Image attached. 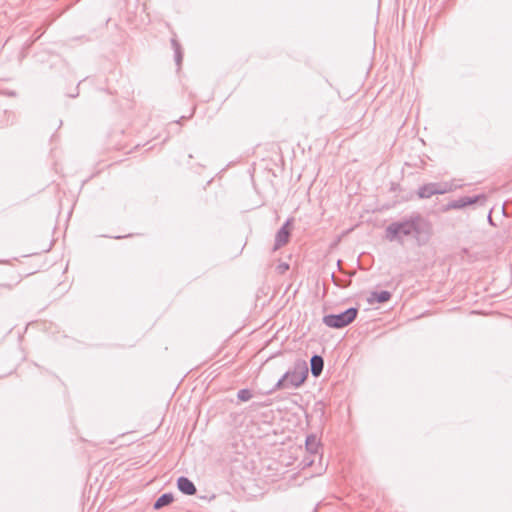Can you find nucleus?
I'll use <instances>...</instances> for the list:
<instances>
[{
  "instance_id": "4",
  "label": "nucleus",
  "mask_w": 512,
  "mask_h": 512,
  "mask_svg": "<svg viewBox=\"0 0 512 512\" xmlns=\"http://www.w3.org/2000/svg\"><path fill=\"white\" fill-rule=\"evenodd\" d=\"M486 200V196L484 194L475 195V196H464L456 200H452L448 202L445 206H443L442 211L447 212L450 210H459L464 209L467 206L484 202Z\"/></svg>"
},
{
  "instance_id": "9",
  "label": "nucleus",
  "mask_w": 512,
  "mask_h": 512,
  "mask_svg": "<svg viewBox=\"0 0 512 512\" xmlns=\"http://www.w3.org/2000/svg\"><path fill=\"white\" fill-rule=\"evenodd\" d=\"M434 184L437 186V193L438 195H442L445 193L452 192L460 187H462V184H457L455 180L448 181V182H434Z\"/></svg>"
},
{
  "instance_id": "5",
  "label": "nucleus",
  "mask_w": 512,
  "mask_h": 512,
  "mask_svg": "<svg viewBox=\"0 0 512 512\" xmlns=\"http://www.w3.org/2000/svg\"><path fill=\"white\" fill-rule=\"evenodd\" d=\"M293 223V219H287L286 222L281 226V228L277 231L275 235V244L273 250L276 251L279 248L285 246L290 239L291 236V226Z\"/></svg>"
},
{
  "instance_id": "3",
  "label": "nucleus",
  "mask_w": 512,
  "mask_h": 512,
  "mask_svg": "<svg viewBox=\"0 0 512 512\" xmlns=\"http://www.w3.org/2000/svg\"><path fill=\"white\" fill-rule=\"evenodd\" d=\"M357 314L358 309L350 307L339 314L325 315L323 317V323L330 328L341 329L352 323L356 319Z\"/></svg>"
},
{
  "instance_id": "7",
  "label": "nucleus",
  "mask_w": 512,
  "mask_h": 512,
  "mask_svg": "<svg viewBox=\"0 0 512 512\" xmlns=\"http://www.w3.org/2000/svg\"><path fill=\"white\" fill-rule=\"evenodd\" d=\"M306 451L310 455H318L320 449V440L315 434H309L305 440Z\"/></svg>"
},
{
  "instance_id": "18",
  "label": "nucleus",
  "mask_w": 512,
  "mask_h": 512,
  "mask_svg": "<svg viewBox=\"0 0 512 512\" xmlns=\"http://www.w3.org/2000/svg\"><path fill=\"white\" fill-rule=\"evenodd\" d=\"M0 289L11 291L13 289V285L8 283L0 284Z\"/></svg>"
},
{
  "instance_id": "12",
  "label": "nucleus",
  "mask_w": 512,
  "mask_h": 512,
  "mask_svg": "<svg viewBox=\"0 0 512 512\" xmlns=\"http://www.w3.org/2000/svg\"><path fill=\"white\" fill-rule=\"evenodd\" d=\"M174 501V496L172 493H164L162 494L154 503V509L158 510L165 506L170 505Z\"/></svg>"
},
{
  "instance_id": "13",
  "label": "nucleus",
  "mask_w": 512,
  "mask_h": 512,
  "mask_svg": "<svg viewBox=\"0 0 512 512\" xmlns=\"http://www.w3.org/2000/svg\"><path fill=\"white\" fill-rule=\"evenodd\" d=\"M171 45H172V48H173L174 54H175V62L177 64V66L180 67L182 59H183L181 45L175 38L171 39Z\"/></svg>"
},
{
  "instance_id": "6",
  "label": "nucleus",
  "mask_w": 512,
  "mask_h": 512,
  "mask_svg": "<svg viewBox=\"0 0 512 512\" xmlns=\"http://www.w3.org/2000/svg\"><path fill=\"white\" fill-rule=\"evenodd\" d=\"M177 487L185 495L192 496L197 492L194 483L185 476H181L177 479Z\"/></svg>"
},
{
  "instance_id": "1",
  "label": "nucleus",
  "mask_w": 512,
  "mask_h": 512,
  "mask_svg": "<svg viewBox=\"0 0 512 512\" xmlns=\"http://www.w3.org/2000/svg\"><path fill=\"white\" fill-rule=\"evenodd\" d=\"M430 233L429 222L419 213H412L399 221H394L385 228V239L389 242L403 244L404 237L415 239L418 244H423Z\"/></svg>"
},
{
  "instance_id": "17",
  "label": "nucleus",
  "mask_w": 512,
  "mask_h": 512,
  "mask_svg": "<svg viewBox=\"0 0 512 512\" xmlns=\"http://www.w3.org/2000/svg\"><path fill=\"white\" fill-rule=\"evenodd\" d=\"M332 280H333V283L336 286H339V287H346L347 286V283H343L340 279L336 278L334 274L332 275Z\"/></svg>"
},
{
  "instance_id": "16",
  "label": "nucleus",
  "mask_w": 512,
  "mask_h": 512,
  "mask_svg": "<svg viewBox=\"0 0 512 512\" xmlns=\"http://www.w3.org/2000/svg\"><path fill=\"white\" fill-rule=\"evenodd\" d=\"M276 269H277L278 273L284 274L289 269V265L285 262H282L277 266Z\"/></svg>"
},
{
  "instance_id": "2",
  "label": "nucleus",
  "mask_w": 512,
  "mask_h": 512,
  "mask_svg": "<svg viewBox=\"0 0 512 512\" xmlns=\"http://www.w3.org/2000/svg\"><path fill=\"white\" fill-rule=\"evenodd\" d=\"M308 376V367L306 362H296L292 370H288L284 375L276 382L270 393L286 389V388H298L300 387Z\"/></svg>"
},
{
  "instance_id": "19",
  "label": "nucleus",
  "mask_w": 512,
  "mask_h": 512,
  "mask_svg": "<svg viewBox=\"0 0 512 512\" xmlns=\"http://www.w3.org/2000/svg\"><path fill=\"white\" fill-rule=\"evenodd\" d=\"M488 220H489V222H490L491 224H493V223H492V218H491V215H490V214H489V216H488Z\"/></svg>"
},
{
  "instance_id": "14",
  "label": "nucleus",
  "mask_w": 512,
  "mask_h": 512,
  "mask_svg": "<svg viewBox=\"0 0 512 512\" xmlns=\"http://www.w3.org/2000/svg\"><path fill=\"white\" fill-rule=\"evenodd\" d=\"M252 397L253 394L249 389H241L237 393V398L242 402L249 401Z\"/></svg>"
},
{
  "instance_id": "8",
  "label": "nucleus",
  "mask_w": 512,
  "mask_h": 512,
  "mask_svg": "<svg viewBox=\"0 0 512 512\" xmlns=\"http://www.w3.org/2000/svg\"><path fill=\"white\" fill-rule=\"evenodd\" d=\"M436 188L437 186L434 182L424 184L417 190V196L420 199H429L434 195H438Z\"/></svg>"
},
{
  "instance_id": "10",
  "label": "nucleus",
  "mask_w": 512,
  "mask_h": 512,
  "mask_svg": "<svg viewBox=\"0 0 512 512\" xmlns=\"http://www.w3.org/2000/svg\"><path fill=\"white\" fill-rule=\"evenodd\" d=\"M311 373L313 376L318 377L324 367V360L320 355H313L310 359Z\"/></svg>"
},
{
  "instance_id": "11",
  "label": "nucleus",
  "mask_w": 512,
  "mask_h": 512,
  "mask_svg": "<svg viewBox=\"0 0 512 512\" xmlns=\"http://www.w3.org/2000/svg\"><path fill=\"white\" fill-rule=\"evenodd\" d=\"M391 293L389 291H374L371 293L370 297L368 298V301L370 303H373L374 301L378 303H385L391 299Z\"/></svg>"
},
{
  "instance_id": "15",
  "label": "nucleus",
  "mask_w": 512,
  "mask_h": 512,
  "mask_svg": "<svg viewBox=\"0 0 512 512\" xmlns=\"http://www.w3.org/2000/svg\"><path fill=\"white\" fill-rule=\"evenodd\" d=\"M313 456L314 455L309 454V456L304 457V459L301 462L303 468L310 467L313 465V463H314V459L312 458Z\"/></svg>"
}]
</instances>
